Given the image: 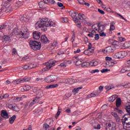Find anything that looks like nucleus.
I'll return each instance as SVG.
<instances>
[{
  "mask_svg": "<svg viewBox=\"0 0 130 130\" xmlns=\"http://www.w3.org/2000/svg\"><path fill=\"white\" fill-rule=\"evenodd\" d=\"M55 26H56V22L52 21L51 20H49L47 18L40 19L36 24V29L38 30L40 28H42V31H46L47 27Z\"/></svg>",
  "mask_w": 130,
  "mask_h": 130,
  "instance_id": "nucleus-1",
  "label": "nucleus"
},
{
  "mask_svg": "<svg viewBox=\"0 0 130 130\" xmlns=\"http://www.w3.org/2000/svg\"><path fill=\"white\" fill-rule=\"evenodd\" d=\"M11 34L13 35H19L21 38H24L25 39L29 38V32H28V29L26 26L23 27L20 31L17 28H15L12 30Z\"/></svg>",
  "mask_w": 130,
  "mask_h": 130,
  "instance_id": "nucleus-2",
  "label": "nucleus"
},
{
  "mask_svg": "<svg viewBox=\"0 0 130 130\" xmlns=\"http://www.w3.org/2000/svg\"><path fill=\"white\" fill-rule=\"evenodd\" d=\"M29 45L33 50H39L41 48V43L35 41H30Z\"/></svg>",
  "mask_w": 130,
  "mask_h": 130,
  "instance_id": "nucleus-3",
  "label": "nucleus"
},
{
  "mask_svg": "<svg viewBox=\"0 0 130 130\" xmlns=\"http://www.w3.org/2000/svg\"><path fill=\"white\" fill-rule=\"evenodd\" d=\"M56 62H57V61L53 59L50 60L46 63V67L43 69L42 71L46 72L47 71H49L50 69H51L52 68H53V67H54V66H55V63H56Z\"/></svg>",
  "mask_w": 130,
  "mask_h": 130,
  "instance_id": "nucleus-4",
  "label": "nucleus"
},
{
  "mask_svg": "<svg viewBox=\"0 0 130 130\" xmlns=\"http://www.w3.org/2000/svg\"><path fill=\"white\" fill-rule=\"evenodd\" d=\"M105 27H106V25L105 24L101 25L100 23H96L92 26V29L95 31H98L99 33H101V32H103V31H104Z\"/></svg>",
  "mask_w": 130,
  "mask_h": 130,
  "instance_id": "nucleus-5",
  "label": "nucleus"
},
{
  "mask_svg": "<svg viewBox=\"0 0 130 130\" xmlns=\"http://www.w3.org/2000/svg\"><path fill=\"white\" fill-rule=\"evenodd\" d=\"M115 48L111 46H109L106 47L105 49H103L102 52H103L105 54H110L112 52H114Z\"/></svg>",
  "mask_w": 130,
  "mask_h": 130,
  "instance_id": "nucleus-6",
  "label": "nucleus"
},
{
  "mask_svg": "<svg viewBox=\"0 0 130 130\" xmlns=\"http://www.w3.org/2000/svg\"><path fill=\"white\" fill-rule=\"evenodd\" d=\"M113 57L114 58H117L118 59H121L125 57V52L121 51L115 53L113 56Z\"/></svg>",
  "mask_w": 130,
  "mask_h": 130,
  "instance_id": "nucleus-7",
  "label": "nucleus"
},
{
  "mask_svg": "<svg viewBox=\"0 0 130 130\" xmlns=\"http://www.w3.org/2000/svg\"><path fill=\"white\" fill-rule=\"evenodd\" d=\"M57 79V76L55 75H51L48 76L44 78V80L46 83H51V82H54Z\"/></svg>",
  "mask_w": 130,
  "mask_h": 130,
  "instance_id": "nucleus-8",
  "label": "nucleus"
},
{
  "mask_svg": "<svg viewBox=\"0 0 130 130\" xmlns=\"http://www.w3.org/2000/svg\"><path fill=\"white\" fill-rule=\"evenodd\" d=\"M88 50L91 55L94 53V51L95 50V47H93V45L91 43L88 44Z\"/></svg>",
  "mask_w": 130,
  "mask_h": 130,
  "instance_id": "nucleus-9",
  "label": "nucleus"
},
{
  "mask_svg": "<svg viewBox=\"0 0 130 130\" xmlns=\"http://www.w3.org/2000/svg\"><path fill=\"white\" fill-rule=\"evenodd\" d=\"M126 72H130V66L126 64L125 66L121 70V73L123 74L126 73Z\"/></svg>",
  "mask_w": 130,
  "mask_h": 130,
  "instance_id": "nucleus-10",
  "label": "nucleus"
},
{
  "mask_svg": "<svg viewBox=\"0 0 130 130\" xmlns=\"http://www.w3.org/2000/svg\"><path fill=\"white\" fill-rule=\"evenodd\" d=\"M40 35H41V33L39 31H35L33 32V38L36 40H38L40 39Z\"/></svg>",
  "mask_w": 130,
  "mask_h": 130,
  "instance_id": "nucleus-11",
  "label": "nucleus"
},
{
  "mask_svg": "<svg viewBox=\"0 0 130 130\" xmlns=\"http://www.w3.org/2000/svg\"><path fill=\"white\" fill-rule=\"evenodd\" d=\"M49 41L48 40V39L47 37H46L45 35H42L41 37V42L42 43H43V44H46L47 42H48Z\"/></svg>",
  "mask_w": 130,
  "mask_h": 130,
  "instance_id": "nucleus-12",
  "label": "nucleus"
},
{
  "mask_svg": "<svg viewBox=\"0 0 130 130\" xmlns=\"http://www.w3.org/2000/svg\"><path fill=\"white\" fill-rule=\"evenodd\" d=\"M68 64H71V61L70 60H65L63 62L61 63L59 67H61V68H66Z\"/></svg>",
  "mask_w": 130,
  "mask_h": 130,
  "instance_id": "nucleus-13",
  "label": "nucleus"
},
{
  "mask_svg": "<svg viewBox=\"0 0 130 130\" xmlns=\"http://www.w3.org/2000/svg\"><path fill=\"white\" fill-rule=\"evenodd\" d=\"M112 127H115V125H114V123L112 122V121H109L107 123V125L106 127V129L109 130V128H112Z\"/></svg>",
  "mask_w": 130,
  "mask_h": 130,
  "instance_id": "nucleus-14",
  "label": "nucleus"
},
{
  "mask_svg": "<svg viewBox=\"0 0 130 130\" xmlns=\"http://www.w3.org/2000/svg\"><path fill=\"white\" fill-rule=\"evenodd\" d=\"M1 116L2 117H4V118H6V119H8L10 117L9 116V114H8V112H7V111L2 110L1 111Z\"/></svg>",
  "mask_w": 130,
  "mask_h": 130,
  "instance_id": "nucleus-15",
  "label": "nucleus"
},
{
  "mask_svg": "<svg viewBox=\"0 0 130 130\" xmlns=\"http://www.w3.org/2000/svg\"><path fill=\"white\" fill-rule=\"evenodd\" d=\"M31 89V86L29 85H26L24 87H20V90L22 92H24V91H29Z\"/></svg>",
  "mask_w": 130,
  "mask_h": 130,
  "instance_id": "nucleus-16",
  "label": "nucleus"
},
{
  "mask_svg": "<svg viewBox=\"0 0 130 130\" xmlns=\"http://www.w3.org/2000/svg\"><path fill=\"white\" fill-rule=\"evenodd\" d=\"M2 40L6 42H10V41H11V37L7 35L4 36L2 38Z\"/></svg>",
  "mask_w": 130,
  "mask_h": 130,
  "instance_id": "nucleus-17",
  "label": "nucleus"
},
{
  "mask_svg": "<svg viewBox=\"0 0 130 130\" xmlns=\"http://www.w3.org/2000/svg\"><path fill=\"white\" fill-rule=\"evenodd\" d=\"M81 89H83V86L75 88L73 89L72 92L74 93V95H76L77 93H79V91H80V90Z\"/></svg>",
  "mask_w": 130,
  "mask_h": 130,
  "instance_id": "nucleus-18",
  "label": "nucleus"
},
{
  "mask_svg": "<svg viewBox=\"0 0 130 130\" xmlns=\"http://www.w3.org/2000/svg\"><path fill=\"white\" fill-rule=\"evenodd\" d=\"M2 10H3V12H5L6 13H11V10H12V7L9 6L8 7L2 8Z\"/></svg>",
  "mask_w": 130,
  "mask_h": 130,
  "instance_id": "nucleus-19",
  "label": "nucleus"
},
{
  "mask_svg": "<svg viewBox=\"0 0 130 130\" xmlns=\"http://www.w3.org/2000/svg\"><path fill=\"white\" fill-rule=\"evenodd\" d=\"M69 14L71 16L72 18H75V17H77L78 13L76 11H69Z\"/></svg>",
  "mask_w": 130,
  "mask_h": 130,
  "instance_id": "nucleus-20",
  "label": "nucleus"
},
{
  "mask_svg": "<svg viewBox=\"0 0 130 130\" xmlns=\"http://www.w3.org/2000/svg\"><path fill=\"white\" fill-rule=\"evenodd\" d=\"M97 96H98V93H95L94 91H93L87 95V98H92V97H97Z\"/></svg>",
  "mask_w": 130,
  "mask_h": 130,
  "instance_id": "nucleus-21",
  "label": "nucleus"
},
{
  "mask_svg": "<svg viewBox=\"0 0 130 130\" xmlns=\"http://www.w3.org/2000/svg\"><path fill=\"white\" fill-rule=\"evenodd\" d=\"M96 30L95 29L92 30L90 32H89L87 36L91 38H93L94 37L95 34H96Z\"/></svg>",
  "mask_w": 130,
  "mask_h": 130,
  "instance_id": "nucleus-22",
  "label": "nucleus"
},
{
  "mask_svg": "<svg viewBox=\"0 0 130 130\" xmlns=\"http://www.w3.org/2000/svg\"><path fill=\"white\" fill-rule=\"evenodd\" d=\"M121 105V99L118 98L116 101V106L117 107H120Z\"/></svg>",
  "mask_w": 130,
  "mask_h": 130,
  "instance_id": "nucleus-23",
  "label": "nucleus"
},
{
  "mask_svg": "<svg viewBox=\"0 0 130 130\" xmlns=\"http://www.w3.org/2000/svg\"><path fill=\"white\" fill-rule=\"evenodd\" d=\"M75 59L76 60L75 64L76 66H81L82 64V60L79 59V57H76Z\"/></svg>",
  "mask_w": 130,
  "mask_h": 130,
  "instance_id": "nucleus-24",
  "label": "nucleus"
},
{
  "mask_svg": "<svg viewBox=\"0 0 130 130\" xmlns=\"http://www.w3.org/2000/svg\"><path fill=\"white\" fill-rule=\"evenodd\" d=\"M56 87H58V84H52L47 86L46 89H51L52 88H56Z\"/></svg>",
  "mask_w": 130,
  "mask_h": 130,
  "instance_id": "nucleus-25",
  "label": "nucleus"
},
{
  "mask_svg": "<svg viewBox=\"0 0 130 130\" xmlns=\"http://www.w3.org/2000/svg\"><path fill=\"white\" fill-rule=\"evenodd\" d=\"M126 115H125L123 117V118H122V124L123 125H124V124H125V122L126 121V120H127V119H130V117H126Z\"/></svg>",
  "mask_w": 130,
  "mask_h": 130,
  "instance_id": "nucleus-26",
  "label": "nucleus"
},
{
  "mask_svg": "<svg viewBox=\"0 0 130 130\" xmlns=\"http://www.w3.org/2000/svg\"><path fill=\"white\" fill-rule=\"evenodd\" d=\"M116 98H117V96L116 95H113L112 96L109 98V101L110 102H113L115 101Z\"/></svg>",
  "mask_w": 130,
  "mask_h": 130,
  "instance_id": "nucleus-27",
  "label": "nucleus"
},
{
  "mask_svg": "<svg viewBox=\"0 0 130 130\" xmlns=\"http://www.w3.org/2000/svg\"><path fill=\"white\" fill-rule=\"evenodd\" d=\"M90 66L91 67H96V66H98V61L96 60H92L89 63Z\"/></svg>",
  "mask_w": 130,
  "mask_h": 130,
  "instance_id": "nucleus-28",
  "label": "nucleus"
},
{
  "mask_svg": "<svg viewBox=\"0 0 130 130\" xmlns=\"http://www.w3.org/2000/svg\"><path fill=\"white\" fill-rule=\"evenodd\" d=\"M78 18L79 20H85L86 19V16L84 14L79 13L78 14Z\"/></svg>",
  "mask_w": 130,
  "mask_h": 130,
  "instance_id": "nucleus-29",
  "label": "nucleus"
},
{
  "mask_svg": "<svg viewBox=\"0 0 130 130\" xmlns=\"http://www.w3.org/2000/svg\"><path fill=\"white\" fill-rule=\"evenodd\" d=\"M16 119V115H13L12 117L9 118V122L11 124H13L15 120Z\"/></svg>",
  "mask_w": 130,
  "mask_h": 130,
  "instance_id": "nucleus-30",
  "label": "nucleus"
},
{
  "mask_svg": "<svg viewBox=\"0 0 130 130\" xmlns=\"http://www.w3.org/2000/svg\"><path fill=\"white\" fill-rule=\"evenodd\" d=\"M21 83H22V79H17L12 82V83L14 85H17L18 84H20Z\"/></svg>",
  "mask_w": 130,
  "mask_h": 130,
  "instance_id": "nucleus-31",
  "label": "nucleus"
},
{
  "mask_svg": "<svg viewBox=\"0 0 130 130\" xmlns=\"http://www.w3.org/2000/svg\"><path fill=\"white\" fill-rule=\"evenodd\" d=\"M122 46H123V47H124V48H129L130 43L128 42H126L124 43V44H123Z\"/></svg>",
  "mask_w": 130,
  "mask_h": 130,
  "instance_id": "nucleus-32",
  "label": "nucleus"
},
{
  "mask_svg": "<svg viewBox=\"0 0 130 130\" xmlns=\"http://www.w3.org/2000/svg\"><path fill=\"white\" fill-rule=\"evenodd\" d=\"M56 46H57V41L55 40V41H52L51 47L54 48V47H56Z\"/></svg>",
  "mask_w": 130,
  "mask_h": 130,
  "instance_id": "nucleus-33",
  "label": "nucleus"
},
{
  "mask_svg": "<svg viewBox=\"0 0 130 130\" xmlns=\"http://www.w3.org/2000/svg\"><path fill=\"white\" fill-rule=\"evenodd\" d=\"M36 82L38 83H41L42 82H44L45 79L44 78H42L41 77H39L37 79H36Z\"/></svg>",
  "mask_w": 130,
  "mask_h": 130,
  "instance_id": "nucleus-34",
  "label": "nucleus"
},
{
  "mask_svg": "<svg viewBox=\"0 0 130 130\" xmlns=\"http://www.w3.org/2000/svg\"><path fill=\"white\" fill-rule=\"evenodd\" d=\"M20 20L21 22H26V21H27V18L24 16H21L20 17Z\"/></svg>",
  "mask_w": 130,
  "mask_h": 130,
  "instance_id": "nucleus-35",
  "label": "nucleus"
},
{
  "mask_svg": "<svg viewBox=\"0 0 130 130\" xmlns=\"http://www.w3.org/2000/svg\"><path fill=\"white\" fill-rule=\"evenodd\" d=\"M112 115L114 116V117H115V118L116 120H119V116H118V115H117V114L116 113H115V112L112 113Z\"/></svg>",
  "mask_w": 130,
  "mask_h": 130,
  "instance_id": "nucleus-36",
  "label": "nucleus"
},
{
  "mask_svg": "<svg viewBox=\"0 0 130 130\" xmlns=\"http://www.w3.org/2000/svg\"><path fill=\"white\" fill-rule=\"evenodd\" d=\"M30 79L28 78H23L21 79V82L24 83V82H29Z\"/></svg>",
  "mask_w": 130,
  "mask_h": 130,
  "instance_id": "nucleus-37",
  "label": "nucleus"
},
{
  "mask_svg": "<svg viewBox=\"0 0 130 130\" xmlns=\"http://www.w3.org/2000/svg\"><path fill=\"white\" fill-rule=\"evenodd\" d=\"M62 20V23H68L69 22V20H68V18L67 17H63L61 18Z\"/></svg>",
  "mask_w": 130,
  "mask_h": 130,
  "instance_id": "nucleus-38",
  "label": "nucleus"
},
{
  "mask_svg": "<svg viewBox=\"0 0 130 130\" xmlns=\"http://www.w3.org/2000/svg\"><path fill=\"white\" fill-rule=\"evenodd\" d=\"M115 29V26H114V25H113V23H111L110 30L113 31V30H114Z\"/></svg>",
  "mask_w": 130,
  "mask_h": 130,
  "instance_id": "nucleus-39",
  "label": "nucleus"
},
{
  "mask_svg": "<svg viewBox=\"0 0 130 130\" xmlns=\"http://www.w3.org/2000/svg\"><path fill=\"white\" fill-rule=\"evenodd\" d=\"M7 26H8V25H7V24L0 25V30H2L3 29H6V28H7Z\"/></svg>",
  "mask_w": 130,
  "mask_h": 130,
  "instance_id": "nucleus-40",
  "label": "nucleus"
},
{
  "mask_svg": "<svg viewBox=\"0 0 130 130\" xmlns=\"http://www.w3.org/2000/svg\"><path fill=\"white\" fill-rule=\"evenodd\" d=\"M121 86L124 88H127V87H130V83H126L125 84H121Z\"/></svg>",
  "mask_w": 130,
  "mask_h": 130,
  "instance_id": "nucleus-41",
  "label": "nucleus"
},
{
  "mask_svg": "<svg viewBox=\"0 0 130 130\" xmlns=\"http://www.w3.org/2000/svg\"><path fill=\"white\" fill-rule=\"evenodd\" d=\"M100 34V36H101V37H106V34L105 32H104V31L99 32Z\"/></svg>",
  "mask_w": 130,
  "mask_h": 130,
  "instance_id": "nucleus-42",
  "label": "nucleus"
},
{
  "mask_svg": "<svg viewBox=\"0 0 130 130\" xmlns=\"http://www.w3.org/2000/svg\"><path fill=\"white\" fill-rule=\"evenodd\" d=\"M44 5V2L43 1H41L39 3V7L42 9L43 8V5Z\"/></svg>",
  "mask_w": 130,
  "mask_h": 130,
  "instance_id": "nucleus-43",
  "label": "nucleus"
},
{
  "mask_svg": "<svg viewBox=\"0 0 130 130\" xmlns=\"http://www.w3.org/2000/svg\"><path fill=\"white\" fill-rule=\"evenodd\" d=\"M64 83H65L66 84H71V82H70V81H71V79H70V78H65L64 79Z\"/></svg>",
  "mask_w": 130,
  "mask_h": 130,
  "instance_id": "nucleus-44",
  "label": "nucleus"
},
{
  "mask_svg": "<svg viewBox=\"0 0 130 130\" xmlns=\"http://www.w3.org/2000/svg\"><path fill=\"white\" fill-rule=\"evenodd\" d=\"M84 54H85L86 55H91V54H90V52H89V50H85L83 52Z\"/></svg>",
  "mask_w": 130,
  "mask_h": 130,
  "instance_id": "nucleus-45",
  "label": "nucleus"
},
{
  "mask_svg": "<svg viewBox=\"0 0 130 130\" xmlns=\"http://www.w3.org/2000/svg\"><path fill=\"white\" fill-rule=\"evenodd\" d=\"M34 68H36L35 66H34V64L31 63L28 65V70L34 69Z\"/></svg>",
  "mask_w": 130,
  "mask_h": 130,
  "instance_id": "nucleus-46",
  "label": "nucleus"
},
{
  "mask_svg": "<svg viewBox=\"0 0 130 130\" xmlns=\"http://www.w3.org/2000/svg\"><path fill=\"white\" fill-rule=\"evenodd\" d=\"M60 109H59V107L58 108V111L56 113V115L55 116V118H57L59 116V115L60 114V112L59 111Z\"/></svg>",
  "mask_w": 130,
  "mask_h": 130,
  "instance_id": "nucleus-47",
  "label": "nucleus"
},
{
  "mask_svg": "<svg viewBox=\"0 0 130 130\" xmlns=\"http://www.w3.org/2000/svg\"><path fill=\"white\" fill-rule=\"evenodd\" d=\"M89 66V63H87V62H83L82 63V67L83 68H85V67H87Z\"/></svg>",
  "mask_w": 130,
  "mask_h": 130,
  "instance_id": "nucleus-48",
  "label": "nucleus"
},
{
  "mask_svg": "<svg viewBox=\"0 0 130 130\" xmlns=\"http://www.w3.org/2000/svg\"><path fill=\"white\" fill-rule=\"evenodd\" d=\"M22 99H23V97L19 96L16 99L15 101L16 102H19L21 101V100H22Z\"/></svg>",
  "mask_w": 130,
  "mask_h": 130,
  "instance_id": "nucleus-49",
  "label": "nucleus"
},
{
  "mask_svg": "<svg viewBox=\"0 0 130 130\" xmlns=\"http://www.w3.org/2000/svg\"><path fill=\"white\" fill-rule=\"evenodd\" d=\"M99 38H100V37H99V34H96L94 35V40H98V39H99Z\"/></svg>",
  "mask_w": 130,
  "mask_h": 130,
  "instance_id": "nucleus-50",
  "label": "nucleus"
},
{
  "mask_svg": "<svg viewBox=\"0 0 130 130\" xmlns=\"http://www.w3.org/2000/svg\"><path fill=\"white\" fill-rule=\"evenodd\" d=\"M101 73H107V72H110V70L108 69H103L101 70Z\"/></svg>",
  "mask_w": 130,
  "mask_h": 130,
  "instance_id": "nucleus-51",
  "label": "nucleus"
},
{
  "mask_svg": "<svg viewBox=\"0 0 130 130\" xmlns=\"http://www.w3.org/2000/svg\"><path fill=\"white\" fill-rule=\"evenodd\" d=\"M90 73H91V74H95V73H99V70H98V69H95V70H91V71L90 72Z\"/></svg>",
  "mask_w": 130,
  "mask_h": 130,
  "instance_id": "nucleus-52",
  "label": "nucleus"
},
{
  "mask_svg": "<svg viewBox=\"0 0 130 130\" xmlns=\"http://www.w3.org/2000/svg\"><path fill=\"white\" fill-rule=\"evenodd\" d=\"M34 100L36 101V102L37 103H38V102H39V101H40V97L37 96L35 98H34Z\"/></svg>",
  "mask_w": 130,
  "mask_h": 130,
  "instance_id": "nucleus-53",
  "label": "nucleus"
},
{
  "mask_svg": "<svg viewBox=\"0 0 130 130\" xmlns=\"http://www.w3.org/2000/svg\"><path fill=\"white\" fill-rule=\"evenodd\" d=\"M98 11L100 13V14H102V15H104V14H105V12H104V11L100 9H98Z\"/></svg>",
  "mask_w": 130,
  "mask_h": 130,
  "instance_id": "nucleus-54",
  "label": "nucleus"
},
{
  "mask_svg": "<svg viewBox=\"0 0 130 130\" xmlns=\"http://www.w3.org/2000/svg\"><path fill=\"white\" fill-rule=\"evenodd\" d=\"M117 16H119L121 18V19H122V20H124V21H126V19H125L122 15L121 14H119V13H117Z\"/></svg>",
  "mask_w": 130,
  "mask_h": 130,
  "instance_id": "nucleus-55",
  "label": "nucleus"
},
{
  "mask_svg": "<svg viewBox=\"0 0 130 130\" xmlns=\"http://www.w3.org/2000/svg\"><path fill=\"white\" fill-rule=\"evenodd\" d=\"M79 4L80 5H84L85 4V1L84 0H77Z\"/></svg>",
  "mask_w": 130,
  "mask_h": 130,
  "instance_id": "nucleus-56",
  "label": "nucleus"
},
{
  "mask_svg": "<svg viewBox=\"0 0 130 130\" xmlns=\"http://www.w3.org/2000/svg\"><path fill=\"white\" fill-rule=\"evenodd\" d=\"M76 38V37L75 36V34H73L71 37V39L72 40V43H74V42L75 41V39Z\"/></svg>",
  "mask_w": 130,
  "mask_h": 130,
  "instance_id": "nucleus-57",
  "label": "nucleus"
},
{
  "mask_svg": "<svg viewBox=\"0 0 130 130\" xmlns=\"http://www.w3.org/2000/svg\"><path fill=\"white\" fill-rule=\"evenodd\" d=\"M57 6H58V7H59V8H61V7H63V4H62L60 2H58Z\"/></svg>",
  "mask_w": 130,
  "mask_h": 130,
  "instance_id": "nucleus-58",
  "label": "nucleus"
},
{
  "mask_svg": "<svg viewBox=\"0 0 130 130\" xmlns=\"http://www.w3.org/2000/svg\"><path fill=\"white\" fill-rule=\"evenodd\" d=\"M118 42L117 41H115L114 40L113 42H112V44L113 45H118Z\"/></svg>",
  "mask_w": 130,
  "mask_h": 130,
  "instance_id": "nucleus-59",
  "label": "nucleus"
},
{
  "mask_svg": "<svg viewBox=\"0 0 130 130\" xmlns=\"http://www.w3.org/2000/svg\"><path fill=\"white\" fill-rule=\"evenodd\" d=\"M119 40L120 42H122L125 40V39L122 37H119Z\"/></svg>",
  "mask_w": 130,
  "mask_h": 130,
  "instance_id": "nucleus-60",
  "label": "nucleus"
},
{
  "mask_svg": "<svg viewBox=\"0 0 130 130\" xmlns=\"http://www.w3.org/2000/svg\"><path fill=\"white\" fill-rule=\"evenodd\" d=\"M48 3H49V4H52V5H54V4H55V1L54 0H49Z\"/></svg>",
  "mask_w": 130,
  "mask_h": 130,
  "instance_id": "nucleus-61",
  "label": "nucleus"
},
{
  "mask_svg": "<svg viewBox=\"0 0 130 130\" xmlns=\"http://www.w3.org/2000/svg\"><path fill=\"white\" fill-rule=\"evenodd\" d=\"M94 128L95 129H100V128H101V126L99 124L97 125V126L94 127Z\"/></svg>",
  "mask_w": 130,
  "mask_h": 130,
  "instance_id": "nucleus-62",
  "label": "nucleus"
},
{
  "mask_svg": "<svg viewBox=\"0 0 130 130\" xmlns=\"http://www.w3.org/2000/svg\"><path fill=\"white\" fill-rule=\"evenodd\" d=\"M3 96V99H7V98H9L8 94H5Z\"/></svg>",
  "mask_w": 130,
  "mask_h": 130,
  "instance_id": "nucleus-63",
  "label": "nucleus"
},
{
  "mask_svg": "<svg viewBox=\"0 0 130 130\" xmlns=\"http://www.w3.org/2000/svg\"><path fill=\"white\" fill-rule=\"evenodd\" d=\"M106 60H109V61H110L112 60V58L110 57H106Z\"/></svg>",
  "mask_w": 130,
  "mask_h": 130,
  "instance_id": "nucleus-64",
  "label": "nucleus"
}]
</instances>
